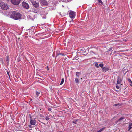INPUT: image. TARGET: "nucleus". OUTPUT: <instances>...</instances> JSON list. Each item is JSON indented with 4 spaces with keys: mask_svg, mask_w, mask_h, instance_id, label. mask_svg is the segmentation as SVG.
I'll list each match as a JSON object with an SVG mask.
<instances>
[{
    "mask_svg": "<svg viewBox=\"0 0 132 132\" xmlns=\"http://www.w3.org/2000/svg\"><path fill=\"white\" fill-rule=\"evenodd\" d=\"M11 16L14 19L16 20L20 19L21 17V15L18 12L14 11L13 12Z\"/></svg>",
    "mask_w": 132,
    "mask_h": 132,
    "instance_id": "nucleus-1",
    "label": "nucleus"
},
{
    "mask_svg": "<svg viewBox=\"0 0 132 132\" xmlns=\"http://www.w3.org/2000/svg\"><path fill=\"white\" fill-rule=\"evenodd\" d=\"M33 5L36 8H38L39 7V5L38 2H36L34 0H31V1Z\"/></svg>",
    "mask_w": 132,
    "mask_h": 132,
    "instance_id": "nucleus-2",
    "label": "nucleus"
},
{
    "mask_svg": "<svg viewBox=\"0 0 132 132\" xmlns=\"http://www.w3.org/2000/svg\"><path fill=\"white\" fill-rule=\"evenodd\" d=\"M1 6L2 9L4 10H6L8 9L7 5L4 3L1 4Z\"/></svg>",
    "mask_w": 132,
    "mask_h": 132,
    "instance_id": "nucleus-3",
    "label": "nucleus"
},
{
    "mask_svg": "<svg viewBox=\"0 0 132 132\" xmlns=\"http://www.w3.org/2000/svg\"><path fill=\"white\" fill-rule=\"evenodd\" d=\"M69 15L70 17L72 19L74 18L75 16V13L74 11H71L69 13Z\"/></svg>",
    "mask_w": 132,
    "mask_h": 132,
    "instance_id": "nucleus-4",
    "label": "nucleus"
},
{
    "mask_svg": "<svg viewBox=\"0 0 132 132\" xmlns=\"http://www.w3.org/2000/svg\"><path fill=\"white\" fill-rule=\"evenodd\" d=\"M21 0H11V2L14 5H18L19 3Z\"/></svg>",
    "mask_w": 132,
    "mask_h": 132,
    "instance_id": "nucleus-5",
    "label": "nucleus"
},
{
    "mask_svg": "<svg viewBox=\"0 0 132 132\" xmlns=\"http://www.w3.org/2000/svg\"><path fill=\"white\" fill-rule=\"evenodd\" d=\"M22 6L26 9H28L29 7V5L28 4L25 2H23L22 3Z\"/></svg>",
    "mask_w": 132,
    "mask_h": 132,
    "instance_id": "nucleus-6",
    "label": "nucleus"
},
{
    "mask_svg": "<svg viewBox=\"0 0 132 132\" xmlns=\"http://www.w3.org/2000/svg\"><path fill=\"white\" fill-rule=\"evenodd\" d=\"M30 124L31 125H35L36 124V121L34 119H32V118L30 119Z\"/></svg>",
    "mask_w": 132,
    "mask_h": 132,
    "instance_id": "nucleus-7",
    "label": "nucleus"
},
{
    "mask_svg": "<svg viewBox=\"0 0 132 132\" xmlns=\"http://www.w3.org/2000/svg\"><path fill=\"white\" fill-rule=\"evenodd\" d=\"M40 3L43 5L46 6L48 5V3L46 0H40Z\"/></svg>",
    "mask_w": 132,
    "mask_h": 132,
    "instance_id": "nucleus-8",
    "label": "nucleus"
},
{
    "mask_svg": "<svg viewBox=\"0 0 132 132\" xmlns=\"http://www.w3.org/2000/svg\"><path fill=\"white\" fill-rule=\"evenodd\" d=\"M122 81V79L120 78L118 76L117 78V84H118L119 85L120 83Z\"/></svg>",
    "mask_w": 132,
    "mask_h": 132,
    "instance_id": "nucleus-9",
    "label": "nucleus"
},
{
    "mask_svg": "<svg viewBox=\"0 0 132 132\" xmlns=\"http://www.w3.org/2000/svg\"><path fill=\"white\" fill-rule=\"evenodd\" d=\"M109 70V68L107 67H104L102 69V70L103 71L106 72Z\"/></svg>",
    "mask_w": 132,
    "mask_h": 132,
    "instance_id": "nucleus-10",
    "label": "nucleus"
},
{
    "mask_svg": "<svg viewBox=\"0 0 132 132\" xmlns=\"http://www.w3.org/2000/svg\"><path fill=\"white\" fill-rule=\"evenodd\" d=\"M125 118L123 117H121L120 118H119L118 120L116 122V123H118V122H119V123H120L121 122H122V120L124 119Z\"/></svg>",
    "mask_w": 132,
    "mask_h": 132,
    "instance_id": "nucleus-11",
    "label": "nucleus"
},
{
    "mask_svg": "<svg viewBox=\"0 0 132 132\" xmlns=\"http://www.w3.org/2000/svg\"><path fill=\"white\" fill-rule=\"evenodd\" d=\"M76 76L78 77H79L81 75V73L79 72H76Z\"/></svg>",
    "mask_w": 132,
    "mask_h": 132,
    "instance_id": "nucleus-12",
    "label": "nucleus"
},
{
    "mask_svg": "<svg viewBox=\"0 0 132 132\" xmlns=\"http://www.w3.org/2000/svg\"><path fill=\"white\" fill-rule=\"evenodd\" d=\"M129 129L128 130L130 131L132 128V123H129L128 126Z\"/></svg>",
    "mask_w": 132,
    "mask_h": 132,
    "instance_id": "nucleus-13",
    "label": "nucleus"
},
{
    "mask_svg": "<svg viewBox=\"0 0 132 132\" xmlns=\"http://www.w3.org/2000/svg\"><path fill=\"white\" fill-rule=\"evenodd\" d=\"M50 118L49 117V116H47L46 117L45 119H46V120L47 121L49 120Z\"/></svg>",
    "mask_w": 132,
    "mask_h": 132,
    "instance_id": "nucleus-14",
    "label": "nucleus"
},
{
    "mask_svg": "<svg viewBox=\"0 0 132 132\" xmlns=\"http://www.w3.org/2000/svg\"><path fill=\"white\" fill-rule=\"evenodd\" d=\"M9 57L8 56H6V61L7 63H9Z\"/></svg>",
    "mask_w": 132,
    "mask_h": 132,
    "instance_id": "nucleus-15",
    "label": "nucleus"
},
{
    "mask_svg": "<svg viewBox=\"0 0 132 132\" xmlns=\"http://www.w3.org/2000/svg\"><path fill=\"white\" fill-rule=\"evenodd\" d=\"M64 82V79L63 78L61 80V83H60V85H62Z\"/></svg>",
    "mask_w": 132,
    "mask_h": 132,
    "instance_id": "nucleus-16",
    "label": "nucleus"
},
{
    "mask_svg": "<svg viewBox=\"0 0 132 132\" xmlns=\"http://www.w3.org/2000/svg\"><path fill=\"white\" fill-rule=\"evenodd\" d=\"M104 129V128H103L98 130L97 132H101Z\"/></svg>",
    "mask_w": 132,
    "mask_h": 132,
    "instance_id": "nucleus-17",
    "label": "nucleus"
},
{
    "mask_svg": "<svg viewBox=\"0 0 132 132\" xmlns=\"http://www.w3.org/2000/svg\"><path fill=\"white\" fill-rule=\"evenodd\" d=\"M120 105L119 104H114L113 105L114 106H120Z\"/></svg>",
    "mask_w": 132,
    "mask_h": 132,
    "instance_id": "nucleus-18",
    "label": "nucleus"
},
{
    "mask_svg": "<svg viewBox=\"0 0 132 132\" xmlns=\"http://www.w3.org/2000/svg\"><path fill=\"white\" fill-rule=\"evenodd\" d=\"M40 94V92L37 91H36V94L38 97Z\"/></svg>",
    "mask_w": 132,
    "mask_h": 132,
    "instance_id": "nucleus-19",
    "label": "nucleus"
},
{
    "mask_svg": "<svg viewBox=\"0 0 132 132\" xmlns=\"http://www.w3.org/2000/svg\"><path fill=\"white\" fill-rule=\"evenodd\" d=\"M99 66L101 68L103 67L104 66V64H100L99 65Z\"/></svg>",
    "mask_w": 132,
    "mask_h": 132,
    "instance_id": "nucleus-20",
    "label": "nucleus"
},
{
    "mask_svg": "<svg viewBox=\"0 0 132 132\" xmlns=\"http://www.w3.org/2000/svg\"><path fill=\"white\" fill-rule=\"evenodd\" d=\"M118 84H116V88L117 89H119L120 88V86Z\"/></svg>",
    "mask_w": 132,
    "mask_h": 132,
    "instance_id": "nucleus-21",
    "label": "nucleus"
},
{
    "mask_svg": "<svg viewBox=\"0 0 132 132\" xmlns=\"http://www.w3.org/2000/svg\"><path fill=\"white\" fill-rule=\"evenodd\" d=\"M98 2L99 3H101L102 5L103 4V3L101 0H98Z\"/></svg>",
    "mask_w": 132,
    "mask_h": 132,
    "instance_id": "nucleus-22",
    "label": "nucleus"
},
{
    "mask_svg": "<svg viewBox=\"0 0 132 132\" xmlns=\"http://www.w3.org/2000/svg\"><path fill=\"white\" fill-rule=\"evenodd\" d=\"M75 81L77 83H78L79 82V80L77 78H76L75 79Z\"/></svg>",
    "mask_w": 132,
    "mask_h": 132,
    "instance_id": "nucleus-23",
    "label": "nucleus"
},
{
    "mask_svg": "<svg viewBox=\"0 0 132 132\" xmlns=\"http://www.w3.org/2000/svg\"><path fill=\"white\" fill-rule=\"evenodd\" d=\"M95 66L97 67V68H98L99 67V65H98V63H96L95 64Z\"/></svg>",
    "mask_w": 132,
    "mask_h": 132,
    "instance_id": "nucleus-24",
    "label": "nucleus"
},
{
    "mask_svg": "<svg viewBox=\"0 0 132 132\" xmlns=\"http://www.w3.org/2000/svg\"><path fill=\"white\" fill-rule=\"evenodd\" d=\"M128 82H130V83H131V82H132L131 80L130 79H128Z\"/></svg>",
    "mask_w": 132,
    "mask_h": 132,
    "instance_id": "nucleus-25",
    "label": "nucleus"
},
{
    "mask_svg": "<svg viewBox=\"0 0 132 132\" xmlns=\"http://www.w3.org/2000/svg\"><path fill=\"white\" fill-rule=\"evenodd\" d=\"M59 54L60 55H63V56H64V55H65V54H63V53H60Z\"/></svg>",
    "mask_w": 132,
    "mask_h": 132,
    "instance_id": "nucleus-26",
    "label": "nucleus"
},
{
    "mask_svg": "<svg viewBox=\"0 0 132 132\" xmlns=\"http://www.w3.org/2000/svg\"><path fill=\"white\" fill-rule=\"evenodd\" d=\"M48 110L49 111H50L51 110V109L50 108H48Z\"/></svg>",
    "mask_w": 132,
    "mask_h": 132,
    "instance_id": "nucleus-27",
    "label": "nucleus"
},
{
    "mask_svg": "<svg viewBox=\"0 0 132 132\" xmlns=\"http://www.w3.org/2000/svg\"><path fill=\"white\" fill-rule=\"evenodd\" d=\"M76 121H73V123H75V124H76Z\"/></svg>",
    "mask_w": 132,
    "mask_h": 132,
    "instance_id": "nucleus-28",
    "label": "nucleus"
},
{
    "mask_svg": "<svg viewBox=\"0 0 132 132\" xmlns=\"http://www.w3.org/2000/svg\"><path fill=\"white\" fill-rule=\"evenodd\" d=\"M29 127L30 128H31L32 127V126H31V125H29Z\"/></svg>",
    "mask_w": 132,
    "mask_h": 132,
    "instance_id": "nucleus-29",
    "label": "nucleus"
},
{
    "mask_svg": "<svg viewBox=\"0 0 132 132\" xmlns=\"http://www.w3.org/2000/svg\"><path fill=\"white\" fill-rule=\"evenodd\" d=\"M130 85L131 86H132V82H131L130 83Z\"/></svg>",
    "mask_w": 132,
    "mask_h": 132,
    "instance_id": "nucleus-30",
    "label": "nucleus"
},
{
    "mask_svg": "<svg viewBox=\"0 0 132 132\" xmlns=\"http://www.w3.org/2000/svg\"><path fill=\"white\" fill-rule=\"evenodd\" d=\"M79 119H77L75 121L77 122V121H78L79 120Z\"/></svg>",
    "mask_w": 132,
    "mask_h": 132,
    "instance_id": "nucleus-31",
    "label": "nucleus"
},
{
    "mask_svg": "<svg viewBox=\"0 0 132 132\" xmlns=\"http://www.w3.org/2000/svg\"><path fill=\"white\" fill-rule=\"evenodd\" d=\"M81 80H82V78H81Z\"/></svg>",
    "mask_w": 132,
    "mask_h": 132,
    "instance_id": "nucleus-32",
    "label": "nucleus"
},
{
    "mask_svg": "<svg viewBox=\"0 0 132 132\" xmlns=\"http://www.w3.org/2000/svg\"><path fill=\"white\" fill-rule=\"evenodd\" d=\"M72 20H73V19H72Z\"/></svg>",
    "mask_w": 132,
    "mask_h": 132,
    "instance_id": "nucleus-33",
    "label": "nucleus"
},
{
    "mask_svg": "<svg viewBox=\"0 0 132 132\" xmlns=\"http://www.w3.org/2000/svg\"><path fill=\"white\" fill-rule=\"evenodd\" d=\"M9 75V73H7Z\"/></svg>",
    "mask_w": 132,
    "mask_h": 132,
    "instance_id": "nucleus-34",
    "label": "nucleus"
}]
</instances>
